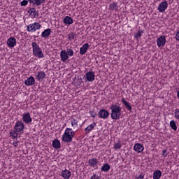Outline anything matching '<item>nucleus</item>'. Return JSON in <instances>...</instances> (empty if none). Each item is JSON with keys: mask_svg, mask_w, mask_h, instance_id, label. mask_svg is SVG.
Segmentation results:
<instances>
[{"mask_svg": "<svg viewBox=\"0 0 179 179\" xmlns=\"http://www.w3.org/2000/svg\"><path fill=\"white\" fill-rule=\"evenodd\" d=\"M19 141L17 140L13 142V145H14V148H16L18 145Z\"/></svg>", "mask_w": 179, "mask_h": 179, "instance_id": "79ce46f5", "label": "nucleus"}, {"mask_svg": "<svg viewBox=\"0 0 179 179\" xmlns=\"http://www.w3.org/2000/svg\"><path fill=\"white\" fill-rule=\"evenodd\" d=\"M22 121L24 124H31L33 119L31 116H30V113L29 112L24 113L22 115Z\"/></svg>", "mask_w": 179, "mask_h": 179, "instance_id": "0eeeda50", "label": "nucleus"}, {"mask_svg": "<svg viewBox=\"0 0 179 179\" xmlns=\"http://www.w3.org/2000/svg\"><path fill=\"white\" fill-rule=\"evenodd\" d=\"M174 113V117L176 118V120H179V109L176 108L173 110Z\"/></svg>", "mask_w": 179, "mask_h": 179, "instance_id": "f704fd0d", "label": "nucleus"}, {"mask_svg": "<svg viewBox=\"0 0 179 179\" xmlns=\"http://www.w3.org/2000/svg\"><path fill=\"white\" fill-rule=\"evenodd\" d=\"M89 113L90 114L91 117H92V118H96V115H97V113L94 112V110H90Z\"/></svg>", "mask_w": 179, "mask_h": 179, "instance_id": "e433bc0d", "label": "nucleus"}, {"mask_svg": "<svg viewBox=\"0 0 179 179\" xmlns=\"http://www.w3.org/2000/svg\"><path fill=\"white\" fill-rule=\"evenodd\" d=\"M27 3H29V0H23L21 1V6H27Z\"/></svg>", "mask_w": 179, "mask_h": 179, "instance_id": "4c0bfd02", "label": "nucleus"}, {"mask_svg": "<svg viewBox=\"0 0 179 179\" xmlns=\"http://www.w3.org/2000/svg\"><path fill=\"white\" fill-rule=\"evenodd\" d=\"M166 36L162 35L157 38V47H164L166 45Z\"/></svg>", "mask_w": 179, "mask_h": 179, "instance_id": "6e6552de", "label": "nucleus"}, {"mask_svg": "<svg viewBox=\"0 0 179 179\" xmlns=\"http://www.w3.org/2000/svg\"><path fill=\"white\" fill-rule=\"evenodd\" d=\"M167 8H169V3H167V1H162L159 6H158V10L159 12H164V10H166V9H167Z\"/></svg>", "mask_w": 179, "mask_h": 179, "instance_id": "f8f14e48", "label": "nucleus"}, {"mask_svg": "<svg viewBox=\"0 0 179 179\" xmlns=\"http://www.w3.org/2000/svg\"><path fill=\"white\" fill-rule=\"evenodd\" d=\"M136 179H143V178H145V175L140 174V175H138V176H136Z\"/></svg>", "mask_w": 179, "mask_h": 179, "instance_id": "a19ab883", "label": "nucleus"}, {"mask_svg": "<svg viewBox=\"0 0 179 179\" xmlns=\"http://www.w3.org/2000/svg\"><path fill=\"white\" fill-rule=\"evenodd\" d=\"M134 150L137 153H142L145 150V147L141 143H136L134 146Z\"/></svg>", "mask_w": 179, "mask_h": 179, "instance_id": "9b49d317", "label": "nucleus"}, {"mask_svg": "<svg viewBox=\"0 0 179 179\" xmlns=\"http://www.w3.org/2000/svg\"><path fill=\"white\" fill-rule=\"evenodd\" d=\"M99 161L96 158H92L88 160V164L90 167H97Z\"/></svg>", "mask_w": 179, "mask_h": 179, "instance_id": "aec40b11", "label": "nucleus"}, {"mask_svg": "<svg viewBox=\"0 0 179 179\" xmlns=\"http://www.w3.org/2000/svg\"><path fill=\"white\" fill-rule=\"evenodd\" d=\"M24 83L26 86H33L36 83V79L33 76H30L27 80H25Z\"/></svg>", "mask_w": 179, "mask_h": 179, "instance_id": "dca6fc26", "label": "nucleus"}, {"mask_svg": "<svg viewBox=\"0 0 179 179\" xmlns=\"http://www.w3.org/2000/svg\"><path fill=\"white\" fill-rule=\"evenodd\" d=\"M28 13L31 16L33 19L38 17V13L36 10L35 8H29L28 10Z\"/></svg>", "mask_w": 179, "mask_h": 179, "instance_id": "f3484780", "label": "nucleus"}, {"mask_svg": "<svg viewBox=\"0 0 179 179\" xmlns=\"http://www.w3.org/2000/svg\"><path fill=\"white\" fill-rule=\"evenodd\" d=\"M71 127H73V128H76L78 127V122H79V120H76V119H73L72 118L71 120Z\"/></svg>", "mask_w": 179, "mask_h": 179, "instance_id": "c756f323", "label": "nucleus"}, {"mask_svg": "<svg viewBox=\"0 0 179 179\" xmlns=\"http://www.w3.org/2000/svg\"><path fill=\"white\" fill-rule=\"evenodd\" d=\"M142 34H143V31L142 29H139L137 33L135 34L134 37L136 40H139L141 37H142Z\"/></svg>", "mask_w": 179, "mask_h": 179, "instance_id": "c85d7f7f", "label": "nucleus"}, {"mask_svg": "<svg viewBox=\"0 0 179 179\" xmlns=\"http://www.w3.org/2000/svg\"><path fill=\"white\" fill-rule=\"evenodd\" d=\"M60 59L62 62H65L69 59V56H68V53L66 50H63L60 52Z\"/></svg>", "mask_w": 179, "mask_h": 179, "instance_id": "4468645a", "label": "nucleus"}, {"mask_svg": "<svg viewBox=\"0 0 179 179\" xmlns=\"http://www.w3.org/2000/svg\"><path fill=\"white\" fill-rule=\"evenodd\" d=\"M61 176L64 179H69L71 176H72V173L68 169H64L62 171Z\"/></svg>", "mask_w": 179, "mask_h": 179, "instance_id": "ddd939ff", "label": "nucleus"}, {"mask_svg": "<svg viewBox=\"0 0 179 179\" xmlns=\"http://www.w3.org/2000/svg\"><path fill=\"white\" fill-rule=\"evenodd\" d=\"M98 115L99 118H102V120H107L110 113L106 109H101L99 110Z\"/></svg>", "mask_w": 179, "mask_h": 179, "instance_id": "1a4fd4ad", "label": "nucleus"}, {"mask_svg": "<svg viewBox=\"0 0 179 179\" xmlns=\"http://www.w3.org/2000/svg\"><path fill=\"white\" fill-rule=\"evenodd\" d=\"M76 36V34H75L73 32H71L68 35V38H69V40L72 41V40H73V38H75Z\"/></svg>", "mask_w": 179, "mask_h": 179, "instance_id": "c9c22d12", "label": "nucleus"}, {"mask_svg": "<svg viewBox=\"0 0 179 179\" xmlns=\"http://www.w3.org/2000/svg\"><path fill=\"white\" fill-rule=\"evenodd\" d=\"M63 23L69 26L70 24H72L73 23V19H72V17L69 16H66L63 19Z\"/></svg>", "mask_w": 179, "mask_h": 179, "instance_id": "4be33fe9", "label": "nucleus"}, {"mask_svg": "<svg viewBox=\"0 0 179 179\" xmlns=\"http://www.w3.org/2000/svg\"><path fill=\"white\" fill-rule=\"evenodd\" d=\"M41 29V24L38 22H33L27 26V31L29 33H34L36 30Z\"/></svg>", "mask_w": 179, "mask_h": 179, "instance_id": "20e7f679", "label": "nucleus"}, {"mask_svg": "<svg viewBox=\"0 0 179 179\" xmlns=\"http://www.w3.org/2000/svg\"><path fill=\"white\" fill-rule=\"evenodd\" d=\"M14 131L18 134H23V131H24V123L20 120L17 121L14 126Z\"/></svg>", "mask_w": 179, "mask_h": 179, "instance_id": "39448f33", "label": "nucleus"}, {"mask_svg": "<svg viewBox=\"0 0 179 179\" xmlns=\"http://www.w3.org/2000/svg\"><path fill=\"white\" fill-rule=\"evenodd\" d=\"M90 45L88 43H85L80 48V55H85L86 52H87V50H89Z\"/></svg>", "mask_w": 179, "mask_h": 179, "instance_id": "a211bd4d", "label": "nucleus"}, {"mask_svg": "<svg viewBox=\"0 0 179 179\" xmlns=\"http://www.w3.org/2000/svg\"><path fill=\"white\" fill-rule=\"evenodd\" d=\"M50 34H51V29L48 28L42 32L41 36L46 38V37H48Z\"/></svg>", "mask_w": 179, "mask_h": 179, "instance_id": "b1692460", "label": "nucleus"}, {"mask_svg": "<svg viewBox=\"0 0 179 179\" xmlns=\"http://www.w3.org/2000/svg\"><path fill=\"white\" fill-rule=\"evenodd\" d=\"M52 145L55 149H59L61 148V141L58 139H55L53 140Z\"/></svg>", "mask_w": 179, "mask_h": 179, "instance_id": "5701e85b", "label": "nucleus"}, {"mask_svg": "<svg viewBox=\"0 0 179 179\" xmlns=\"http://www.w3.org/2000/svg\"><path fill=\"white\" fill-rule=\"evenodd\" d=\"M169 125L173 131H177V124L176 123V122L174 120H171Z\"/></svg>", "mask_w": 179, "mask_h": 179, "instance_id": "7c9ffc66", "label": "nucleus"}, {"mask_svg": "<svg viewBox=\"0 0 179 179\" xmlns=\"http://www.w3.org/2000/svg\"><path fill=\"white\" fill-rule=\"evenodd\" d=\"M84 78L86 79V82H94L96 75L94 71H88L85 73Z\"/></svg>", "mask_w": 179, "mask_h": 179, "instance_id": "423d86ee", "label": "nucleus"}, {"mask_svg": "<svg viewBox=\"0 0 179 179\" xmlns=\"http://www.w3.org/2000/svg\"><path fill=\"white\" fill-rule=\"evenodd\" d=\"M117 6L116 3H113L109 6V10H117Z\"/></svg>", "mask_w": 179, "mask_h": 179, "instance_id": "2f4dec72", "label": "nucleus"}, {"mask_svg": "<svg viewBox=\"0 0 179 179\" xmlns=\"http://www.w3.org/2000/svg\"><path fill=\"white\" fill-rule=\"evenodd\" d=\"M96 125L97 124L96 122H93L92 124H90L85 129V132H87V134H90V132H92V131L96 128Z\"/></svg>", "mask_w": 179, "mask_h": 179, "instance_id": "412c9836", "label": "nucleus"}, {"mask_svg": "<svg viewBox=\"0 0 179 179\" xmlns=\"http://www.w3.org/2000/svg\"><path fill=\"white\" fill-rule=\"evenodd\" d=\"M110 164H105L101 166V171H104L105 173H107V171H110Z\"/></svg>", "mask_w": 179, "mask_h": 179, "instance_id": "bb28decb", "label": "nucleus"}, {"mask_svg": "<svg viewBox=\"0 0 179 179\" xmlns=\"http://www.w3.org/2000/svg\"><path fill=\"white\" fill-rule=\"evenodd\" d=\"M162 177V171L160 170L155 171L153 173V179H160Z\"/></svg>", "mask_w": 179, "mask_h": 179, "instance_id": "393cba45", "label": "nucleus"}, {"mask_svg": "<svg viewBox=\"0 0 179 179\" xmlns=\"http://www.w3.org/2000/svg\"><path fill=\"white\" fill-rule=\"evenodd\" d=\"M121 148H122V144H121V143H114V149L115 150H117L118 149H121Z\"/></svg>", "mask_w": 179, "mask_h": 179, "instance_id": "72a5a7b5", "label": "nucleus"}, {"mask_svg": "<svg viewBox=\"0 0 179 179\" xmlns=\"http://www.w3.org/2000/svg\"><path fill=\"white\" fill-rule=\"evenodd\" d=\"M90 179H100V178L99 177V176H97V174L94 173L93 176L90 177Z\"/></svg>", "mask_w": 179, "mask_h": 179, "instance_id": "58836bf2", "label": "nucleus"}, {"mask_svg": "<svg viewBox=\"0 0 179 179\" xmlns=\"http://www.w3.org/2000/svg\"><path fill=\"white\" fill-rule=\"evenodd\" d=\"M35 78L36 80H38V82H40V80H43V79L45 78V73L44 71H38L36 74Z\"/></svg>", "mask_w": 179, "mask_h": 179, "instance_id": "6ab92c4d", "label": "nucleus"}, {"mask_svg": "<svg viewBox=\"0 0 179 179\" xmlns=\"http://www.w3.org/2000/svg\"><path fill=\"white\" fill-rule=\"evenodd\" d=\"M73 138H75V131H73L72 128L67 127L62 136V142H65L66 143H71V142L73 141Z\"/></svg>", "mask_w": 179, "mask_h": 179, "instance_id": "f257e3e1", "label": "nucleus"}, {"mask_svg": "<svg viewBox=\"0 0 179 179\" xmlns=\"http://www.w3.org/2000/svg\"><path fill=\"white\" fill-rule=\"evenodd\" d=\"M19 133L16 131V130L12 131L10 132V136L12 138V139H17V136Z\"/></svg>", "mask_w": 179, "mask_h": 179, "instance_id": "cd10ccee", "label": "nucleus"}, {"mask_svg": "<svg viewBox=\"0 0 179 179\" xmlns=\"http://www.w3.org/2000/svg\"><path fill=\"white\" fill-rule=\"evenodd\" d=\"M7 45L9 48H13L16 45V38L13 36L7 40Z\"/></svg>", "mask_w": 179, "mask_h": 179, "instance_id": "9d476101", "label": "nucleus"}, {"mask_svg": "<svg viewBox=\"0 0 179 179\" xmlns=\"http://www.w3.org/2000/svg\"><path fill=\"white\" fill-rule=\"evenodd\" d=\"M0 78H1V76H0Z\"/></svg>", "mask_w": 179, "mask_h": 179, "instance_id": "c03bdc74", "label": "nucleus"}, {"mask_svg": "<svg viewBox=\"0 0 179 179\" xmlns=\"http://www.w3.org/2000/svg\"><path fill=\"white\" fill-rule=\"evenodd\" d=\"M111 110L110 117L112 120H120L121 118L122 110L121 106L117 104H113L110 107Z\"/></svg>", "mask_w": 179, "mask_h": 179, "instance_id": "f03ea898", "label": "nucleus"}, {"mask_svg": "<svg viewBox=\"0 0 179 179\" xmlns=\"http://www.w3.org/2000/svg\"><path fill=\"white\" fill-rule=\"evenodd\" d=\"M68 57H73V50L71 48H67L66 50Z\"/></svg>", "mask_w": 179, "mask_h": 179, "instance_id": "473e14b6", "label": "nucleus"}, {"mask_svg": "<svg viewBox=\"0 0 179 179\" xmlns=\"http://www.w3.org/2000/svg\"><path fill=\"white\" fill-rule=\"evenodd\" d=\"M29 3H31L34 6H40L45 2V0H28Z\"/></svg>", "mask_w": 179, "mask_h": 179, "instance_id": "2eb2a0df", "label": "nucleus"}, {"mask_svg": "<svg viewBox=\"0 0 179 179\" xmlns=\"http://www.w3.org/2000/svg\"><path fill=\"white\" fill-rule=\"evenodd\" d=\"M122 103H123L124 106L126 107V108L128 110V111L132 110V107L131 106V104L128 103L127 101H125L124 99H122Z\"/></svg>", "mask_w": 179, "mask_h": 179, "instance_id": "a878e982", "label": "nucleus"}, {"mask_svg": "<svg viewBox=\"0 0 179 179\" xmlns=\"http://www.w3.org/2000/svg\"><path fill=\"white\" fill-rule=\"evenodd\" d=\"M162 156H163V157H167V150H162Z\"/></svg>", "mask_w": 179, "mask_h": 179, "instance_id": "ea45409f", "label": "nucleus"}, {"mask_svg": "<svg viewBox=\"0 0 179 179\" xmlns=\"http://www.w3.org/2000/svg\"><path fill=\"white\" fill-rule=\"evenodd\" d=\"M32 54L34 57H36V58H44L43 50L40 48V45L37 44V42H32Z\"/></svg>", "mask_w": 179, "mask_h": 179, "instance_id": "7ed1b4c3", "label": "nucleus"}, {"mask_svg": "<svg viewBox=\"0 0 179 179\" xmlns=\"http://www.w3.org/2000/svg\"><path fill=\"white\" fill-rule=\"evenodd\" d=\"M176 40H177V41H179V31H176Z\"/></svg>", "mask_w": 179, "mask_h": 179, "instance_id": "37998d69", "label": "nucleus"}]
</instances>
